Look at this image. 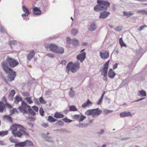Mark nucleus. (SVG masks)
I'll use <instances>...</instances> for the list:
<instances>
[{"label":"nucleus","instance_id":"1","mask_svg":"<svg viewBox=\"0 0 147 147\" xmlns=\"http://www.w3.org/2000/svg\"><path fill=\"white\" fill-rule=\"evenodd\" d=\"M2 67L4 71L7 74H8L7 76V78L9 81L11 82L13 80L16 76V72L13 71V70L9 67L8 66H7L5 64L4 62L2 63Z\"/></svg>","mask_w":147,"mask_h":147},{"label":"nucleus","instance_id":"2","mask_svg":"<svg viewBox=\"0 0 147 147\" xmlns=\"http://www.w3.org/2000/svg\"><path fill=\"white\" fill-rule=\"evenodd\" d=\"M3 62H4L5 64L7 66H8V65H9L11 68H14L19 64V63L17 60L9 56L7 57L5 61H4L1 62V66Z\"/></svg>","mask_w":147,"mask_h":147},{"label":"nucleus","instance_id":"3","mask_svg":"<svg viewBox=\"0 0 147 147\" xmlns=\"http://www.w3.org/2000/svg\"><path fill=\"white\" fill-rule=\"evenodd\" d=\"M80 63L77 61L73 63L72 62H69L67 65V68L71 69V71L73 73L77 72L80 68Z\"/></svg>","mask_w":147,"mask_h":147},{"label":"nucleus","instance_id":"4","mask_svg":"<svg viewBox=\"0 0 147 147\" xmlns=\"http://www.w3.org/2000/svg\"><path fill=\"white\" fill-rule=\"evenodd\" d=\"M30 107L28 105L27 103L24 101H22V102L21 106L19 107L18 108L20 111L23 113L24 114H28V110H27V108L29 109V107Z\"/></svg>","mask_w":147,"mask_h":147},{"label":"nucleus","instance_id":"5","mask_svg":"<svg viewBox=\"0 0 147 147\" xmlns=\"http://www.w3.org/2000/svg\"><path fill=\"white\" fill-rule=\"evenodd\" d=\"M24 127L20 128L18 131L13 135L15 137H18V138H21L22 135H25L26 137H29V134L26 132L25 130L23 129Z\"/></svg>","mask_w":147,"mask_h":147},{"label":"nucleus","instance_id":"6","mask_svg":"<svg viewBox=\"0 0 147 147\" xmlns=\"http://www.w3.org/2000/svg\"><path fill=\"white\" fill-rule=\"evenodd\" d=\"M109 61H110L109 60L105 63V64L104 65V67L102 69V73H103V74L104 76L103 78L104 80L105 81H107V69Z\"/></svg>","mask_w":147,"mask_h":147},{"label":"nucleus","instance_id":"7","mask_svg":"<svg viewBox=\"0 0 147 147\" xmlns=\"http://www.w3.org/2000/svg\"><path fill=\"white\" fill-rule=\"evenodd\" d=\"M58 46L56 44H51L46 45L45 47L47 49H49L50 51L55 53L58 48Z\"/></svg>","mask_w":147,"mask_h":147},{"label":"nucleus","instance_id":"8","mask_svg":"<svg viewBox=\"0 0 147 147\" xmlns=\"http://www.w3.org/2000/svg\"><path fill=\"white\" fill-rule=\"evenodd\" d=\"M23 127L21 125L15 123L10 126V129H11L12 133L13 135L17 131L18 129Z\"/></svg>","mask_w":147,"mask_h":147},{"label":"nucleus","instance_id":"9","mask_svg":"<svg viewBox=\"0 0 147 147\" xmlns=\"http://www.w3.org/2000/svg\"><path fill=\"white\" fill-rule=\"evenodd\" d=\"M110 4L107 1L102 0V11L107 10L108 7L110 6Z\"/></svg>","mask_w":147,"mask_h":147},{"label":"nucleus","instance_id":"10","mask_svg":"<svg viewBox=\"0 0 147 147\" xmlns=\"http://www.w3.org/2000/svg\"><path fill=\"white\" fill-rule=\"evenodd\" d=\"M86 53L84 52L81 54L78 55L76 58L78 60H79L81 62H82L86 58Z\"/></svg>","mask_w":147,"mask_h":147},{"label":"nucleus","instance_id":"11","mask_svg":"<svg viewBox=\"0 0 147 147\" xmlns=\"http://www.w3.org/2000/svg\"><path fill=\"white\" fill-rule=\"evenodd\" d=\"M98 4L94 6V10L96 12H100L101 11V0H97Z\"/></svg>","mask_w":147,"mask_h":147},{"label":"nucleus","instance_id":"12","mask_svg":"<svg viewBox=\"0 0 147 147\" xmlns=\"http://www.w3.org/2000/svg\"><path fill=\"white\" fill-rule=\"evenodd\" d=\"M133 114H132L130 112L128 111L127 112H123L122 113H120L119 116L121 118H123L124 117H126L128 116H132Z\"/></svg>","mask_w":147,"mask_h":147},{"label":"nucleus","instance_id":"13","mask_svg":"<svg viewBox=\"0 0 147 147\" xmlns=\"http://www.w3.org/2000/svg\"><path fill=\"white\" fill-rule=\"evenodd\" d=\"M92 110H93L92 114L93 117L98 115L100 113L101 111L99 110L98 108H97L96 109H93Z\"/></svg>","mask_w":147,"mask_h":147},{"label":"nucleus","instance_id":"14","mask_svg":"<svg viewBox=\"0 0 147 147\" xmlns=\"http://www.w3.org/2000/svg\"><path fill=\"white\" fill-rule=\"evenodd\" d=\"M10 115H5L3 117V120L4 121H7L9 122L12 123L13 122V120Z\"/></svg>","mask_w":147,"mask_h":147},{"label":"nucleus","instance_id":"15","mask_svg":"<svg viewBox=\"0 0 147 147\" xmlns=\"http://www.w3.org/2000/svg\"><path fill=\"white\" fill-rule=\"evenodd\" d=\"M33 13L35 15H40L41 13V11L38 8L34 7L33 9Z\"/></svg>","mask_w":147,"mask_h":147},{"label":"nucleus","instance_id":"16","mask_svg":"<svg viewBox=\"0 0 147 147\" xmlns=\"http://www.w3.org/2000/svg\"><path fill=\"white\" fill-rule=\"evenodd\" d=\"M106 11L107 10H104L102 11V19L106 18L110 14V12Z\"/></svg>","mask_w":147,"mask_h":147},{"label":"nucleus","instance_id":"17","mask_svg":"<svg viewBox=\"0 0 147 147\" xmlns=\"http://www.w3.org/2000/svg\"><path fill=\"white\" fill-rule=\"evenodd\" d=\"M92 104V102H91L89 99H88L85 103H84L82 105V108H85L86 107L91 106Z\"/></svg>","mask_w":147,"mask_h":147},{"label":"nucleus","instance_id":"18","mask_svg":"<svg viewBox=\"0 0 147 147\" xmlns=\"http://www.w3.org/2000/svg\"><path fill=\"white\" fill-rule=\"evenodd\" d=\"M64 52V49L63 47L58 46V48L55 53L61 55L63 54Z\"/></svg>","mask_w":147,"mask_h":147},{"label":"nucleus","instance_id":"19","mask_svg":"<svg viewBox=\"0 0 147 147\" xmlns=\"http://www.w3.org/2000/svg\"><path fill=\"white\" fill-rule=\"evenodd\" d=\"M35 55V52L33 51L30 52L27 55V60L30 61Z\"/></svg>","mask_w":147,"mask_h":147},{"label":"nucleus","instance_id":"20","mask_svg":"<svg viewBox=\"0 0 147 147\" xmlns=\"http://www.w3.org/2000/svg\"><path fill=\"white\" fill-rule=\"evenodd\" d=\"M116 74L114 72L112 69H110L109 71L108 76L111 79L113 78L115 76Z\"/></svg>","mask_w":147,"mask_h":147},{"label":"nucleus","instance_id":"21","mask_svg":"<svg viewBox=\"0 0 147 147\" xmlns=\"http://www.w3.org/2000/svg\"><path fill=\"white\" fill-rule=\"evenodd\" d=\"M123 15L124 16H126L127 18L133 16L134 14V13L131 11L128 12H123Z\"/></svg>","mask_w":147,"mask_h":147},{"label":"nucleus","instance_id":"22","mask_svg":"<svg viewBox=\"0 0 147 147\" xmlns=\"http://www.w3.org/2000/svg\"><path fill=\"white\" fill-rule=\"evenodd\" d=\"M109 56V53L108 51H105L104 53L102 52V59H107Z\"/></svg>","mask_w":147,"mask_h":147},{"label":"nucleus","instance_id":"23","mask_svg":"<svg viewBox=\"0 0 147 147\" xmlns=\"http://www.w3.org/2000/svg\"><path fill=\"white\" fill-rule=\"evenodd\" d=\"M138 95L141 97L145 96L146 95V92L144 90H142L138 91Z\"/></svg>","mask_w":147,"mask_h":147},{"label":"nucleus","instance_id":"24","mask_svg":"<svg viewBox=\"0 0 147 147\" xmlns=\"http://www.w3.org/2000/svg\"><path fill=\"white\" fill-rule=\"evenodd\" d=\"M96 28V25L94 23H92L89 26L88 28V30L91 31H92L94 30Z\"/></svg>","mask_w":147,"mask_h":147},{"label":"nucleus","instance_id":"25","mask_svg":"<svg viewBox=\"0 0 147 147\" xmlns=\"http://www.w3.org/2000/svg\"><path fill=\"white\" fill-rule=\"evenodd\" d=\"M15 100L14 102L16 104H18L19 102L20 101H22V97L20 96H17L15 98Z\"/></svg>","mask_w":147,"mask_h":147},{"label":"nucleus","instance_id":"26","mask_svg":"<svg viewBox=\"0 0 147 147\" xmlns=\"http://www.w3.org/2000/svg\"><path fill=\"white\" fill-rule=\"evenodd\" d=\"M24 142L25 143V145H24V146H32L34 144L33 142L31 141L26 140V141Z\"/></svg>","mask_w":147,"mask_h":147},{"label":"nucleus","instance_id":"27","mask_svg":"<svg viewBox=\"0 0 147 147\" xmlns=\"http://www.w3.org/2000/svg\"><path fill=\"white\" fill-rule=\"evenodd\" d=\"M54 117L57 118H63L64 117L63 115L60 114L58 112H56L54 115Z\"/></svg>","mask_w":147,"mask_h":147},{"label":"nucleus","instance_id":"28","mask_svg":"<svg viewBox=\"0 0 147 147\" xmlns=\"http://www.w3.org/2000/svg\"><path fill=\"white\" fill-rule=\"evenodd\" d=\"M57 120V119L53 118L52 117L49 116L47 119V121L50 122H55Z\"/></svg>","mask_w":147,"mask_h":147},{"label":"nucleus","instance_id":"29","mask_svg":"<svg viewBox=\"0 0 147 147\" xmlns=\"http://www.w3.org/2000/svg\"><path fill=\"white\" fill-rule=\"evenodd\" d=\"M25 143L23 142H20L16 143L15 145V147H24Z\"/></svg>","mask_w":147,"mask_h":147},{"label":"nucleus","instance_id":"30","mask_svg":"<svg viewBox=\"0 0 147 147\" xmlns=\"http://www.w3.org/2000/svg\"><path fill=\"white\" fill-rule=\"evenodd\" d=\"M69 110L70 111H78L77 109L76 108V106L75 105H70L69 106Z\"/></svg>","mask_w":147,"mask_h":147},{"label":"nucleus","instance_id":"31","mask_svg":"<svg viewBox=\"0 0 147 147\" xmlns=\"http://www.w3.org/2000/svg\"><path fill=\"white\" fill-rule=\"evenodd\" d=\"M29 107V109H28V114H31L32 116H34L36 115V113L30 108V107Z\"/></svg>","mask_w":147,"mask_h":147},{"label":"nucleus","instance_id":"32","mask_svg":"<svg viewBox=\"0 0 147 147\" xmlns=\"http://www.w3.org/2000/svg\"><path fill=\"white\" fill-rule=\"evenodd\" d=\"M22 9L24 11L26 14L29 15L30 14V12L28 9L24 6H22Z\"/></svg>","mask_w":147,"mask_h":147},{"label":"nucleus","instance_id":"33","mask_svg":"<svg viewBox=\"0 0 147 147\" xmlns=\"http://www.w3.org/2000/svg\"><path fill=\"white\" fill-rule=\"evenodd\" d=\"M92 109H89L87 110L85 113L86 115H92L93 116Z\"/></svg>","mask_w":147,"mask_h":147},{"label":"nucleus","instance_id":"34","mask_svg":"<svg viewBox=\"0 0 147 147\" xmlns=\"http://www.w3.org/2000/svg\"><path fill=\"white\" fill-rule=\"evenodd\" d=\"M69 94L70 97H72L75 95L74 91L72 90V88L70 89L69 92Z\"/></svg>","mask_w":147,"mask_h":147},{"label":"nucleus","instance_id":"35","mask_svg":"<svg viewBox=\"0 0 147 147\" xmlns=\"http://www.w3.org/2000/svg\"><path fill=\"white\" fill-rule=\"evenodd\" d=\"M5 108V105L0 104V113H2Z\"/></svg>","mask_w":147,"mask_h":147},{"label":"nucleus","instance_id":"36","mask_svg":"<svg viewBox=\"0 0 147 147\" xmlns=\"http://www.w3.org/2000/svg\"><path fill=\"white\" fill-rule=\"evenodd\" d=\"M8 133V131H0V136H3L7 135Z\"/></svg>","mask_w":147,"mask_h":147},{"label":"nucleus","instance_id":"37","mask_svg":"<svg viewBox=\"0 0 147 147\" xmlns=\"http://www.w3.org/2000/svg\"><path fill=\"white\" fill-rule=\"evenodd\" d=\"M119 42L121 47L125 46L126 47V45L124 43L123 40L122 38H120L119 39Z\"/></svg>","mask_w":147,"mask_h":147},{"label":"nucleus","instance_id":"38","mask_svg":"<svg viewBox=\"0 0 147 147\" xmlns=\"http://www.w3.org/2000/svg\"><path fill=\"white\" fill-rule=\"evenodd\" d=\"M73 45H76L79 44V42L78 40L74 38L72 39V43Z\"/></svg>","mask_w":147,"mask_h":147},{"label":"nucleus","instance_id":"39","mask_svg":"<svg viewBox=\"0 0 147 147\" xmlns=\"http://www.w3.org/2000/svg\"><path fill=\"white\" fill-rule=\"evenodd\" d=\"M71 34L74 35H76L78 32V30L76 29H73L71 31Z\"/></svg>","mask_w":147,"mask_h":147},{"label":"nucleus","instance_id":"40","mask_svg":"<svg viewBox=\"0 0 147 147\" xmlns=\"http://www.w3.org/2000/svg\"><path fill=\"white\" fill-rule=\"evenodd\" d=\"M137 12L138 13H141L142 14H146L147 15V10H142L138 11Z\"/></svg>","mask_w":147,"mask_h":147},{"label":"nucleus","instance_id":"41","mask_svg":"<svg viewBox=\"0 0 147 147\" xmlns=\"http://www.w3.org/2000/svg\"><path fill=\"white\" fill-rule=\"evenodd\" d=\"M40 102L42 104H45L46 103V102L44 100L42 97H41L39 99Z\"/></svg>","mask_w":147,"mask_h":147},{"label":"nucleus","instance_id":"42","mask_svg":"<svg viewBox=\"0 0 147 147\" xmlns=\"http://www.w3.org/2000/svg\"><path fill=\"white\" fill-rule=\"evenodd\" d=\"M80 119L79 120V121L80 122H81L83 121L84 119L86 118V117L82 115H81L80 117Z\"/></svg>","mask_w":147,"mask_h":147},{"label":"nucleus","instance_id":"43","mask_svg":"<svg viewBox=\"0 0 147 147\" xmlns=\"http://www.w3.org/2000/svg\"><path fill=\"white\" fill-rule=\"evenodd\" d=\"M80 117V115L79 114L75 115L72 116V117L73 119H79Z\"/></svg>","mask_w":147,"mask_h":147},{"label":"nucleus","instance_id":"44","mask_svg":"<svg viewBox=\"0 0 147 147\" xmlns=\"http://www.w3.org/2000/svg\"><path fill=\"white\" fill-rule=\"evenodd\" d=\"M63 121L65 123H70L71 122L72 120L69 119L67 117L63 119Z\"/></svg>","mask_w":147,"mask_h":147},{"label":"nucleus","instance_id":"45","mask_svg":"<svg viewBox=\"0 0 147 147\" xmlns=\"http://www.w3.org/2000/svg\"><path fill=\"white\" fill-rule=\"evenodd\" d=\"M66 41L67 43L70 44L72 43V39H71L69 37H67L66 38Z\"/></svg>","mask_w":147,"mask_h":147},{"label":"nucleus","instance_id":"46","mask_svg":"<svg viewBox=\"0 0 147 147\" xmlns=\"http://www.w3.org/2000/svg\"><path fill=\"white\" fill-rule=\"evenodd\" d=\"M64 124V123L61 120H59L58 122L56 123L57 125H62Z\"/></svg>","mask_w":147,"mask_h":147},{"label":"nucleus","instance_id":"47","mask_svg":"<svg viewBox=\"0 0 147 147\" xmlns=\"http://www.w3.org/2000/svg\"><path fill=\"white\" fill-rule=\"evenodd\" d=\"M25 99L30 104H31L33 102L30 97H26L25 98Z\"/></svg>","mask_w":147,"mask_h":147},{"label":"nucleus","instance_id":"48","mask_svg":"<svg viewBox=\"0 0 147 147\" xmlns=\"http://www.w3.org/2000/svg\"><path fill=\"white\" fill-rule=\"evenodd\" d=\"M39 112H40V115L42 116H44V111L43 109L41 107H40V108Z\"/></svg>","mask_w":147,"mask_h":147},{"label":"nucleus","instance_id":"49","mask_svg":"<svg viewBox=\"0 0 147 147\" xmlns=\"http://www.w3.org/2000/svg\"><path fill=\"white\" fill-rule=\"evenodd\" d=\"M114 30L117 31L119 32L122 30V28L120 26H117L116 28H114Z\"/></svg>","mask_w":147,"mask_h":147},{"label":"nucleus","instance_id":"50","mask_svg":"<svg viewBox=\"0 0 147 147\" xmlns=\"http://www.w3.org/2000/svg\"><path fill=\"white\" fill-rule=\"evenodd\" d=\"M52 138L51 136H46L45 139L46 141L49 142H51L52 141L51 138Z\"/></svg>","mask_w":147,"mask_h":147},{"label":"nucleus","instance_id":"51","mask_svg":"<svg viewBox=\"0 0 147 147\" xmlns=\"http://www.w3.org/2000/svg\"><path fill=\"white\" fill-rule=\"evenodd\" d=\"M80 127L85 128L87 127L88 124L87 123H80Z\"/></svg>","mask_w":147,"mask_h":147},{"label":"nucleus","instance_id":"52","mask_svg":"<svg viewBox=\"0 0 147 147\" xmlns=\"http://www.w3.org/2000/svg\"><path fill=\"white\" fill-rule=\"evenodd\" d=\"M113 111L111 110H107L106 109L104 110V112L106 114H107L109 113H111Z\"/></svg>","mask_w":147,"mask_h":147},{"label":"nucleus","instance_id":"53","mask_svg":"<svg viewBox=\"0 0 147 147\" xmlns=\"http://www.w3.org/2000/svg\"><path fill=\"white\" fill-rule=\"evenodd\" d=\"M16 112H18L17 109L16 108H13L12 110L10 111V112L11 113L10 115H11L13 114L14 113Z\"/></svg>","mask_w":147,"mask_h":147},{"label":"nucleus","instance_id":"54","mask_svg":"<svg viewBox=\"0 0 147 147\" xmlns=\"http://www.w3.org/2000/svg\"><path fill=\"white\" fill-rule=\"evenodd\" d=\"M15 93L16 92L14 90H12L10 91L9 93V95L14 96Z\"/></svg>","mask_w":147,"mask_h":147},{"label":"nucleus","instance_id":"55","mask_svg":"<svg viewBox=\"0 0 147 147\" xmlns=\"http://www.w3.org/2000/svg\"><path fill=\"white\" fill-rule=\"evenodd\" d=\"M9 140L12 143H16L17 142L14 140L13 137H11L9 138Z\"/></svg>","mask_w":147,"mask_h":147},{"label":"nucleus","instance_id":"56","mask_svg":"<svg viewBox=\"0 0 147 147\" xmlns=\"http://www.w3.org/2000/svg\"><path fill=\"white\" fill-rule=\"evenodd\" d=\"M46 56L51 58H53L54 57L53 55L52 54L48 53L47 54Z\"/></svg>","mask_w":147,"mask_h":147},{"label":"nucleus","instance_id":"57","mask_svg":"<svg viewBox=\"0 0 147 147\" xmlns=\"http://www.w3.org/2000/svg\"><path fill=\"white\" fill-rule=\"evenodd\" d=\"M146 26L145 25H143L140 26L138 28V30L139 31H141L143 30V29L145 27H146Z\"/></svg>","mask_w":147,"mask_h":147},{"label":"nucleus","instance_id":"58","mask_svg":"<svg viewBox=\"0 0 147 147\" xmlns=\"http://www.w3.org/2000/svg\"><path fill=\"white\" fill-rule=\"evenodd\" d=\"M34 100L35 103H36L37 105H39L40 103L38 102V99H37L36 98H34Z\"/></svg>","mask_w":147,"mask_h":147},{"label":"nucleus","instance_id":"59","mask_svg":"<svg viewBox=\"0 0 147 147\" xmlns=\"http://www.w3.org/2000/svg\"><path fill=\"white\" fill-rule=\"evenodd\" d=\"M32 108L35 111H36V112L38 111V108L37 107L35 106H34L32 107Z\"/></svg>","mask_w":147,"mask_h":147},{"label":"nucleus","instance_id":"60","mask_svg":"<svg viewBox=\"0 0 147 147\" xmlns=\"http://www.w3.org/2000/svg\"><path fill=\"white\" fill-rule=\"evenodd\" d=\"M16 43V41H13V40H11L9 41V44L11 45H14Z\"/></svg>","mask_w":147,"mask_h":147},{"label":"nucleus","instance_id":"61","mask_svg":"<svg viewBox=\"0 0 147 147\" xmlns=\"http://www.w3.org/2000/svg\"><path fill=\"white\" fill-rule=\"evenodd\" d=\"M4 105H5V106H7L10 109H11L12 108V106L8 103H6Z\"/></svg>","mask_w":147,"mask_h":147},{"label":"nucleus","instance_id":"62","mask_svg":"<svg viewBox=\"0 0 147 147\" xmlns=\"http://www.w3.org/2000/svg\"><path fill=\"white\" fill-rule=\"evenodd\" d=\"M60 130H61L60 131L65 132L66 133H67L69 132V131H68L65 129H61Z\"/></svg>","mask_w":147,"mask_h":147},{"label":"nucleus","instance_id":"63","mask_svg":"<svg viewBox=\"0 0 147 147\" xmlns=\"http://www.w3.org/2000/svg\"><path fill=\"white\" fill-rule=\"evenodd\" d=\"M13 96L9 94L8 96V99L10 100H13Z\"/></svg>","mask_w":147,"mask_h":147},{"label":"nucleus","instance_id":"64","mask_svg":"<svg viewBox=\"0 0 147 147\" xmlns=\"http://www.w3.org/2000/svg\"><path fill=\"white\" fill-rule=\"evenodd\" d=\"M66 62V61L65 60H62L61 62V64H62V65H65Z\"/></svg>","mask_w":147,"mask_h":147}]
</instances>
